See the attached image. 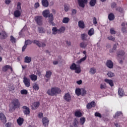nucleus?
Wrapping results in <instances>:
<instances>
[{
	"label": "nucleus",
	"mask_w": 127,
	"mask_h": 127,
	"mask_svg": "<svg viewBox=\"0 0 127 127\" xmlns=\"http://www.w3.org/2000/svg\"><path fill=\"white\" fill-rule=\"evenodd\" d=\"M42 15L44 17L48 18V22L50 25L54 26V17L52 13H50V11L48 9L44 10L42 12Z\"/></svg>",
	"instance_id": "f257e3e1"
},
{
	"label": "nucleus",
	"mask_w": 127,
	"mask_h": 127,
	"mask_svg": "<svg viewBox=\"0 0 127 127\" xmlns=\"http://www.w3.org/2000/svg\"><path fill=\"white\" fill-rule=\"evenodd\" d=\"M62 92L61 89L57 87H52L51 89H48L47 94L51 96H54L57 94H60Z\"/></svg>",
	"instance_id": "f03ea898"
},
{
	"label": "nucleus",
	"mask_w": 127,
	"mask_h": 127,
	"mask_svg": "<svg viewBox=\"0 0 127 127\" xmlns=\"http://www.w3.org/2000/svg\"><path fill=\"white\" fill-rule=\"evenodd\" d=\"M12 110L15 111L17 109L20 107V103L18 99L14 98L12 100L11 102Z\"/></svg>",
	"instance_id": "7ed1b4c3"
},
{
	"label": "nucleus",
	"mask_w": 127,
	"mask_h": 127,
	"mask_svg": "<svg viewBox=\"0 0 127 127\" xmlns=\"http://www.w3.org/2000/svg\"><path fill=\"white\" fill-rule=\"evenodd\" d=\"M70 69L71 70H75V72L77 74H79L81 72L80 66H77V64L74 63H72L70 66Z\"/></svg>",
	"instance_id": "20e7f679"
},
{
	"label": "nucleus",
	"mask_w": 127,
	"mask_h": 127,
	"mask_svg": "<svg viewBox=\"0 0 127 127\" xmlns=\"http://www.w3.org/2000/svg\"><path fill=\"white\" fill-rule=\"evenodd\" d=\"M35 21L37 23V24L39 26H41L43 24V16H36L35 17Z\"/></svg>",
	"instance_id": "39448f33"
},
{
	"label": "nucleus",
	"mask_w": 127,
	"mask_h": 127,
	"mask_svg": "<svg viewBox=\"0 0 127 127\" xmlns=\"http://www.w3.org/2000/svg\"><path fill=\"white\" fill-rule=\"evenodd\" d=\"M23 82L25 87H26L27 88L30 87V85H31V80L29 78H28L26 76H24Z\"/></svg>",
	"instance_id": "423d86ee"
},
{
	"label": "nucleus",
	"mask_w": 127,
	"mask_h": 127,
	"mask_svg": "<svg viewBox=\"0 0 127 127\" xmlns=\"http://www.w3.org/2000/svg\"><path fill=\"white\" fill-rule=\"evenodd\" d=\"M23 113L24 115H29L30 114V109L27 106H22Z\"/></svg>",
	"instance_id": "0eeeda50"
},
{
	"label": "nucleus",
	"mask_w": 127,
	"mask_h": 127,
	"mask_svg": "<svg viewBox=\"0 0 127 127\" xmlns=\"http://www.w3.org/2000/svg\"><path fill=\"white\" fill-rule=\"evenodd\" d=\"M88 1V0H78L79 6L82 8H84L85 6V4H87Z\"/></svg>",
	"instance_id": "6e6552de"
},
{
	"label": "nucleus",
	"mask_w": 127,
	"mask_h": 127,
	"mask_svg": "<svg viewBox=\"0 0 127 127\" xmlns=\"http://www.w3.org/2000/svg\"><path fill=\"white\" fill-rule=\"evenodd\" d=\"M63 98L67 102H70L71 100V96L69 92L66 93Z\"/></svg>",
	"instance_id": "1a4fd4ad"
},
{
	"label": "nucleus",
	"mask_w": 127,
	"mask_h": 127,
	"mask_svg": "<svg viewBox=\"0 0 127 127\" xmlns=\"http://www.w3.org/2000/svg\"><path fill=\"white\" fill-rule=\"evenodd\" d=\"M43 126L44 127H48L49 124V120L47 117H43L42 118Z\"/></svg>",
	"instance_id": "9d476101"
},
{
	"label": "nucleus",
	"mask_w": 127,
	"mask_h": 127,
	"mask_svg": "<svg viewBox=\"0 0 127 127\" xmlns=\"http://www.w3.org/2000/svg\"><path fill=\"white\" fill-rule=\"evenodd\" d=\"M40 105V103L39 102H34L32 105L31 109L33 110H35L39 107Z\"/></svg>",
	"instance_id": "9b49d317"
},
{
	"label": "nucleus",
	"mask_w": 127,
	"mask_h": 127,
	"mask_svg": "<svg viewBox=\"0 0 127 127\" xmlns=\"http://www.w3.org/2000/svg\"><path fill=\"white\" fill-rule=\"evenodd\" d=\"M33 43L39 47H45L46 46V44L44 43H40L39 41L34 40L33 41Z\"/></svg>",
	"instance_id": "f8f14e48"
},
{
	"label": "nucleus",
	"mask_w": 127,
	"mask_h": 127,
	"mask_svg": "<svg viewBox=\"0 0 127 127\" xmlns=\"http://www.w3.org/2000/svg\"><path fill=\"white\" fill-rule=\"evenodd\" d=\"M0 120L4 124H5L7 122L5 115L2 112L0 113Z\"/></svg>",
	"instance_id": "ddd939ff"
},
{
	"label": "nucleus",
	"mask_w": 127,
	"mask_h": 127,
	"mask_svg": "<svg viewBox=\"0 0 127 127\" xmlns=\"http://www.w3.org/2000/svg\"><path fill=\"white\" fill-rule=\"evenodd\" d=\"M106 66L110 69L114 67V63L111 60H108L106 62Z\"/></svg>",
	"instance_id": "4468645a"
},
{
	"label": "nucleus",
	"mask_w": 127,
	"mask_h": 127,
	"mask_svg": "<svg viewBox=\"0 0 127 127\" xmlns=\"http://www.w3.org/2000/svg\"><path fill=\"white\" fill-rule=\"evenodd\" d=\"M104 81L106 82L107 84H108L111 87L114 86V82L112 79L106 78L104 79Z\"/></svg>",
	"instance_id": "2eb2a0df"
},
{
	"label": "nucleus",
	"mask_w": 127,
	"mask_h": 127,
	"mask_svg": "<svg viewBox=\"0 0 127 127\" xmlns=\"http://www.w3.org/2000/svg\"><path fill=\"white\" fill-rule=\"evenodd\" d=\"M78 27L81 29H84L85 27V25L83 20H80L78 21Z\"/></svg>",
	"instance_id": "dca6fc26"
},
{
	"label": "nucleus",
	"mask_w": 127,
	"mask_h": 127,
	"mask_svg": "<svg viewBox=\"0 0 127 127\" xmlns=\"http://www.w3.org/2000/svg\"><path fill=\"white\" fill-rule=\"evenodd\" d=\"M21 15V12L20 10H16L14 11L13 15L15 18L19 17Z\"/></svg>",
	"instance_id": "f3484780"
},
{
	"label": "nucleus",
	"mask_w": 127,
	"mask_h": 127,
	"mask_svg": "<svg viewBox=\"0 0 127 127\" xmlns=\"http://www.w3.org/2000/svg\"><path fill=\"white\" fill-rule=\"evenodd\" d=\"M29 77L32 81H36L38 79L37 75H36L34 74L29 75Z\"/></svg>",
	"instance_id": "a211bd4d"
},
{
	"label": "nucleus",
	"mask_w": 127,
	"mask_h": 127,
	"mask_svg": "<svg viewBox=\"0 0 127 127\" xmlns=\"http://www.w3.org/2000/svg\"><path fill=\"white\" fill-rule=\"evenodd\" d=\"M42 5L44 7H48L49 5V2L48 0H42Z\"/></svg>",
	"instance_id": "6ab92c4d"
},
{
	"label": "nucleus",
	"mask_w": 127,
	"mask_h": 127,
	"mask_svg": "<svg viewBox=\"0 0 127 127\" xmlns=\"http://www.w3.org/2000/svg\"><path fill=\"white\" fill-rule=\"evenodd\" d=\"M24 122V119L23 118H21V117H19V118L18 119H17V124L19 126H21Z\"/></svg>",
	"instance_id": "aec40b11"
},
{
	"label": "nucleus",
	"mask_w": 127,
	"mask_h": 127,
	"mask_svg": "<svg viewBox=\"0 0 127 127\" xmlns=\"http://www.w3.org/2000/svg\"><path fill=\"white\" fill-rule=\"evenodd\" d=\"M88 35L87 34L83 33L81 34V39L83 41H88Z\"/></svg>",
	"instance_id": "412c9836"
},
{
	"label": "nucleus",
	"mask_w": 127,
	"mask_h": 127,
	"mask_svg": "<svg viewBox=\"0 0 127 127\" xmlns=\"http://www.w3.org/2000/svg\"><path fill=\"white\" fill-rule=\"evenodd\" d=\"M32 61V58L30 57L26 56L24 58V63L26 64H30Z\"/></svg>",
	"instance_id": "4be33fe9"
},
{
	"label": "nucleus",
	"mask_w": 127,
	"mask_h": 127,
	"mask_svg": "<svg viewBox=\"0 0 127 127\" xmlns=\"http://www.w3.org/2000/svg\"><path fill=\"white\" fill-rule=\"evenodd\" d=\"M88 46V43L82 42L79 44V46L81 48L85 49Z\"/></svg>",
	"instance_id": "5701e85b"
},
{
	"label": "nucleus",
	"mask_w": 127,
	"mask_h": 127,
	"mask_svg": "<svg viewBox=\"0 0 127 127\" xmlns=\"http://www.w3.org/2000/svg\"><path fill=\"white\" fill-rule=\"evenodd\" d=\"M94 33H95V31H94V28H91L88 31V35L90 37H91V36H92L93 35H94Z\"/></svg>",
	"instance_id": "b1692460"
},
{
	"label": "nucleus",
	"mask_w": 127,
	"mask_h": 127,
	"mask_svg": "<svg viewBox=\"0 0 127 127\" xmlns=\"http://www.w3.org/2000/svg\"><path fill=\"white\" fill-rule=\"evenodd\" d=\"M115 19V16L113 13H110L108 15V19L109 21H113Z\"/></svg>",
	"instance_id": "393cba45"
},
{
	"label": "nucleus",
	"mask_w": 127,
	"mask_h": 127,
	"mask_svg": "<svg viewBox=\"0 0 127 127\" xmlns=\"http://www.w3.org/2000/svg\"><path fill=\"white\" fill-rule=\"evenodd\" d=\"M74 116L76 118H80L82 116V114L79 111H76L74 113Z\"/></svg>",
	"instance_id": "a878e982"
},
{
	"label": "nucleus",
	"mask_w": 127,
	"mask_h": 127,
	"mask_svg": "<svg viewBox=\"0 0 127 127\" xmlns=\"http://www.w3.org/2000/svg\"><path fill=\"white\" fill-rule=\"evenodd\" d=\"M81 88H77L75 89V93L77 96L81 95Z\"/></svg>",
	"instance_id": "bb28decb"
},
{
	"label": "nucleus",
	"mask_w": 127,
	"mask_h": 127,
	"mask_svg": "<svg viewBox=\"0 0 127 127\" xmlns=\"http://www.w3.org/2000/svg\"><path fill=\"white\" fill-rule=\"evenodd\" d=\"M118 94L120 96H121V97L124 96V95L125 94V92H124V90H123V89L121 88H119Z\"/></svg>",
	"instance_id": "cd10ccee"
},
{
	"label": "nucleus",
	"mask_w": 127,
	"mask_h": 127,
	"mask_svg": "<svg viewBox=\"0 0 127 127\" xmlns=\"http://www.w3.org/2000/svg\"><path fill=\"white\" fill-rule=\"evenodd\" d=\"M32 88H33V90L35 91H38L39 90V85L36 83H34L33 84Z\"/></svg>",
	"instance_id": "c85d7f7f"
},
{
	"label": "nucleus",
	"mask_w": 127,
	"mask_h": 127,
	"mask_svg": "<svg viewBox=\"0 0 127 127\" xmlns=\"http://www.w3.org/2000/svg\"><path fill=\"white\" fill-rule=\"evenodd\" d=\"M52 75V72L50 70H48L46 71L45 77L47 78H50L51 77Z\"/></svg>",
	"instance_id": "c756f323"
},
{
	"label": "nucleus",
	"mask_w": 127,
	"mask_h": 127,
	"mask_svg": "<svg viewBox=\"0 0 127 127\" xmlns=\"http://www.w3.org/2000/svg\"><path fill=\"white\" fill-rule=\"evenodd\" d=\"M97 3V0H90L89 4L91 7H94Z\"/></svg>",
	"instance_id": "7c9ffc66"
},
{
	"label": "nucleus",
	"mask_w": 127,
	"mask_h": 127,
	"mask_svg": "<svg viewBox=\"0 0 127 127\" xmlns=\"http://www.w3.org/2000/svg\"><path fill=\"white\" fill-rule=\"evenodd\" d=\"M9 68H10L9 65H5L2 67V71L3 72H5L7 71Z\"/></svg>",
	"instance_id": "2f4dec72"
},
{
	"label": "nucleus",
	"mask_w": 127,
	"mask_h": 127,
	"mask_svg": "<svg viewBox=\"0 0 127 127\" xmlns=\"http://www.w3.org/2000/svg\"><path fill=\"white\" fill-rule=\"evenodd\" d=\"M122 115V112H117L115 115L114 116V119H118L120 116Z\"/></svg>",
	"instance_id": "473e14b6"
},
{
	"label": "nucleus",
	"mask_w": 127,
	"mask_h": 127,
	"mask_svg": "<svg viewBox=\"0 0 127 127\" xmlns=\"http://www.w3.org/2000/svg\"><path fill=\"white\" fill-rule=\"evenodd\" d=\"M87 59V56L86 55H85V56L80 59L79 60L77 61V64H81L82 62H84L85 61H86V60Z\"/></svg>",
	"instance_id": "72a5a7b5"
},
{
	"label": "nucleus",
	"mask_w": 127,
	"mask_h": 127,
	"mask_svg": "<svg viewBox=\"0 0 127 127\" xmlns=\"http://www.w3.org/2000/svg\"><path fill=\"white\" fill-rule=\"evenodd\" d=\"M89 72L92 75H94L96 73V69L95 67H91Z\"/></svg>",
	"instance_id": "f704fd0d"
},
{
	"label": "nucleus",
	"mask_w": 127,
	"mask_h": 127,
	"mask_svg": "<svg viewBox=\"0 0 127 127\" xmlns=\"http://www.w3.org/2000/svg\"><path fill=\"white\" fill-rule=\"evenodd\" d=\"M70 21V19L68 17H64L63 19L62 22L64 24H67Z\"/></svg>",
	"instance_id": "c9c22d12"
},
{
	"label": "nucleus",
	"mask_w": 127,
	"mask_h": 127,
	"mask_svg": "<svg viewBox=\"0 0 127 127\" xmlns=\"http://www.w3.org/2000/svg\"><path fill=\"white\" fill-rule=\"evenodd\" d=\"M79 124V123L78 121L76 119H74L73 121V126L74 127H78Z\"/></svg>",
	"instance_id": "e433bc0d"
},
{
	"label": "nucleus",
	"mask_w": 127,
	"mask_h": 127,
	"mask_svg": "<svg viewBox=\"0 0 127 127\" xmlns=\"http://www.w3.org/2000/svg\"><path fill=\"white\" fill-rule=\"evenodd\" d=\"M87 94V91L84 88H81V95L82 96H85Z\"/></svg>",
	"instance_id": "4c0bfd02"
},
{
	"label": "nucleus",
	"mask_w": 127,
	"mask_h": 127,
	"mask_svg": "<svg viewBox=\"0 0 127 127\" xmlns=\"http://www.w3.org/2000/svg\"><path fill=\"white\" fill-rule=\"evenodd\" d=\"M52 33L54 35L57 34V33L58 32V29L56 27H54L52 28Z\"/></svg>",
	"instance_id": "58836bf2"
},
{
	"label": "nucleus",
	"mask_w": 127,
	"mask_h": 127,
	"mask_svg": "<svg viewBox=\"0 0 127 127\" xmlns=\"http://www.w3.org/2000/svg\"><path fill=\"white\" fill-rule=\"evenodd\" d=\"M9 41H10L12 43H16V39L12 35H11V36H10Z\"/></svg>",
	"instance_id": "ea45409f"
},
{
	"label": "nucleus",
	"mask_w": 127,
	"mask_h": 127,
	"mask_svg": "<svg viewBox=\"0 0 127 127\" xmlns=\"http://www.w3.org/2000/svg\"><path fill=\"white\" fill-rule=\"evenodd\" d=\"M107 75L108 76V77H110V78H112V77L115 76V73L112 72V71H109L107 73Z\"/></svg>",
	"instance_id": "a19ab883"
},
{
	"label": "nucleus",
	"mask_w": 127,
	"mask_h": 127,
	"mask_svg": "<svg viewBox=\"0 0 127 127\" xmlns=\"http://www.w3.org/2000/svg\"><path fill=\"white\" fill-rule=\"evenodd\" d=\"M65 30V28L64 26H62L60 29H58V32L59 33H64Z\"/></svg>",
	"instance_id": "79ce46f5"
},
{
	"label": "nucleus",
	"mask_w": 127,
	"mask_h": 127,
	"mask_svg": "<svg viewBox=\"0 0 127 127\" xmlns=\"http://www.w3.org/2000/svg\"><path fill=\"white\" fill-rule=\"evenodd\" d=\"M21 2H17V7H16V9L17 10H19L20 11H22V9H21Z\"/></svg>",
	"instance_id": "37998d69"
},
{
	"label": "nucleus",
	"mask_w": 127,
	"mask_h": 127,
	"mask_svg": "<svg viewBox=\"0 0 127 127\" xmlns=\"http://www.w3.org/2000/svg\"><path fill=\"white\" fill-rule=\"evenodd\" d=\"M8 89L9 91H12L15 90V87L13 85L10 84L8 86Z\"/></svg>",
	"instance_id": "c03bdc74"
},
{
	"label": "nucleus",
	"mask_w": 127,
	"mask_h": 127,
	"mask_svg": "<svg viewBox=\"0 0 127 127\" xmlns=\"http://www.w3.org/2000/svg\"><path fill=\"white\" fill-rule=\"evenodd\" d=\"M86 121V118L82 117L80 119V123L81 125H83Z\"/></svg>",
	"instance_id": "a18cd8bd"
},
{
	"label": "nucleus",
	"mask_w": 127,
	"mask_h": 127,
	"mask_svg": "<svg viewBox=\"0 0 127 127\" xmlns=\"http://www.w3.org/2000/svg\"><path fill=\"white\" fill-rule=\"evenodd\" d=\"M70 5L69 4H65L64 5V10L65 12L68 11L69 10Z\"/></svg>",
	"instance_id": "49530a36"
},
{
	"label": "nucleus",
	"mask_w": 127,
	"mask_h": 127,
	"mask_svg": "<svg viewBox=\"0 0 127 127\" xmlns=\"http://www.w3.org/2000/svg\"><path fill=\"white\" fill-rule=\"evenodd\" d=\"M33 43V41L30 40H27L25 41V45L26 46H28L29 45H31Z\"/></svg>",
	"instance_id": "de8ad7c7"
},
{
	"label": "nucleus",
	"mask_w": 127,
	"mask_h": 127,
	"mask_svg": "<svg viewBox=\"0 0 127 127\" xmlns=\"http://www.w3.org/2000/svg\"><path fill=\"white\" fill-rule=\"evenodd\" d=\"M110 33L111 35H116V31L115 30L114 28H112L110 29Z\"/></svg>",
	"instance_id": "09e8293b"
},
{
	"label": "nucleus",
	"mask_w": 127,
	"mask_h": 127,
	"mask_svg": "<svg viewBox=\"0 0 127 127\" xmlns=\"http://www.w3.org/2000/svg\"><path fill=\"white\" fill-rule=\"evenodd\" d=\"M21 95H27L28 94V91L26 89H22L20 91Z\"/></svg>",
	"instance_id": "8fccbe9b"
},
{
	"label": "nucleus",
	"mask_w": 127,
	"mask_h": 127,
	"mask_svg": "<svg viewBox=\"0 0 127 127\" xmlns=\"http://www.w3.org/2000/svg\"><path fill=\"white\" fill-rule=\"evenodd\" d=\"M117 6V4L116 2H113L111 3V7L112 9H114L116 8Z\"/></svg>",
	"instance_id": "3c124183"
},
{
	"label": "nucleus",
	"mask_w": 127,
	"mask_h": 127,
	"mask_svg": "<svg viewBox=\"0 0 127 127\" xmlns=\"http://www.w3.org/2000/svg\"><path fill=\"white\" fill-rule=\"evenodd\" d=\"M94 116H95V117H98L99 118H102V116L101 114L99 112H95L94 114Z\"/></svg>",
	"instance_id": "603ef678"
},
{
	"label": "nucleus",
	"mask_w": 127,
	"mask_h": 127,
	"mask_svg": "<svg viewBox=\"0 0 127 127\" xmlns=\"http://www.w3.org/2000/svg\"><path fill=\"white\" fill-rule=\"evenodd\" d=\"M107 39L110 40V41H112L113 42H115L116 40V38L115 37H114L113 36H110L109 37H107Z\"/></svg>",
	"instance_id": "864d4df0"
},
{
	"label": "nucleus",
	"mask_w": 127,
	"mask_h": 127,
	"mask_svg": "<svg viewBox=\"0 0 127 127\" xmlns=\"http://www.w3.org/2000/svg\"><path fill=\"white\" fill-rule=\"evenodd\" d=\"M38 31L39 33H44L45 31L43 27H40L38 28Z\"/></svg>",
	"instance_id": "5fc2aeb1"
},
{
	"label": "nucleus",
	"mask_w": 127,
	"mask_h": 127,
	"mask_svg": "<svg viewBox=\"0 0 127 127\" xmlns=\"http://www.w3.org/2000/svg\"><path fill=\"white\" fill-rule=\"evenodd\" d=\"M125 54L124 51H121L119 54H118V57H120V56L123 57Z\"/></svg>",
	"instance_id": "6e6d98bb"
},
{
	"label": "nucleus",
	"mask_w": 127,
	"mask_h": 127,
	"mask_svg": "<svg viewBox=\"0 0 127 127\" xmlns=\"http://www.w3.org/2000/svg\"><path fill=\"white\" fill-rule=\"evenodd\" d=\"M116 11H119V12H121V13H123V11H124L123 8H122V7H118V8H116Z\"/></svg>",
	"instance_id": "4d7b16f0"
},
{
	"label": "nucleus",
	"mask_w": 127,
	"mask_h": 127,
	"mask_svg": "<svg viewBox=\"0 0 127 127\" xmlns=\"http://www.w3.org/2000/svg\"><path fill=\"white\" fill-rule=\"evenodd\" d=\"M1 36L3 39H6L7 37V35L6 32H5V31L3 32V33L2 34Z\"/></svg>",
	"instance_id": "13d9d810"
},
{
	"label": "nucleus",
	"mask_w": 127,
	"mask_h": 127,
	"mask_svg": "<svg viewBox=\"0 0 127 127\" xmlns=\"http://www.w3.org/2000/svg\"><path fill=\"white\" fill-rule=\"evenodd\" d=\"M107 88V86H106V84H100V89L103 90V89H106Z\"/></svg>",
	"instance_id": "bf43d9fd"
},
{
	"label": "nucleus",
	"mask_w": 127,
	"mask_h": 127,
	"mask_svg": "<svg viewBox=\"0 0 127 127\" xmlns=\"http://www.w3.org/2000/svg\"><path fill=\"white\" fill-rule=\"evenodd\" d=\"M40 3L38 2H36L34 4V8L35 9H37L38 8H39L40 7Z\"/></svg>",
	"instance_id": "052dcab7"
},
{
	"label": "nucleus",
	"mask_w": 127,
	"mask_h": 127,
	"mask_svg": "<svg viewBox=\"0 0 127 127\" xmlns=\"http://www.w3.org/2000/svg\"><path fill=\"white\" fill-rule=\"evenodd\" d=\"M71 11H72V13H71L72 15H75L77 13V10L75 9H72L71 10Z\"/></svg>",
	"instance_id": "680f3d73"
},
{
	"label": "nucleus",
	"mask_w": 127,
	"mask_h": 127,
	"mask_svg": "<svg viewBox=\"0 0 127 127\" xmlns=\"http://www.w3.org/2000/svg\"><path fill=\"white\" fill-rule=\"evenodd\" d=\"M86 108L88 110L91 109H92L91 104L90 103H88L86 105Z\"/></svg>",
	"instance_id": "e2e57ef3"
},
{
	"label": "nucleus",
	"mask_w": 127,
	"mask_h": 127,
	"mask_svg": "<svg viewBox=\"0 0 127 127\" xmlns=\"http://www.w3.org/2000/svg\"><path fill=\"white\" fill-rule=\"evenodd\" d=\"M90 104L91 106V107L92 108H94L96 107V103L95 102V101H92L90 102Z\"/></svg>",
	"instance_id": "0e129e2a"
},
{
	"label": "nucleus",
	"mask_w": 127,
	"mask_h": 127,
	"mask_svg": "<svg viewBox=\"0 0 127 127\" xmlns=\"http://www.w3.org/2000/svg\"><path fill=\"white\" fill-rule=\"evenodd\" d=\"M38 117L39 118L41 119L43 117V114L42 113H39L38 115Z\"/></svg>",
	"instance_id": "69168bd1"
},
{
	"label": "nucleus",
	"mask_w": 127,
	"mask_h": 127,
	"mask_svg": "<svg viewBox=\"0 0 127 127\" xmlns=\"http://www.w3.org/2000/svg\"><path fill=\"white\" fill-rule=\"evenodd\" d=\"M93 23L94 25H96L97 24V19L96 17H94L93 19Z\"/></svg>",
	"instance_id": "338daca9"
},
{
	"label": "nucleus",
	"mask_w": 127,
	"mask_h": 127,
	"mask_svg": "<svg viewBox=\"0 0 127 127\" xmlns=\"http://www.w3.org/2000/svg\"><path fill=\"white\" fill-rule=\"evenodd\" d=\"M11 2V0H5V3L7 5H9Z\"/></svg>",
	"instance_id": "774afa93"
}]
</instances>
